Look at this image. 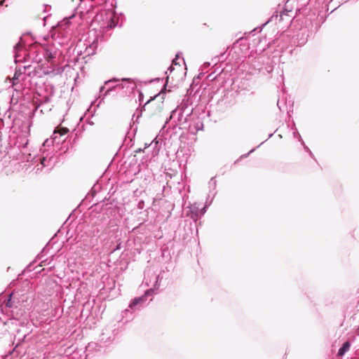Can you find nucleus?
<instances>
[{
  "label": "nucleus",
  "mask_w": 359,
  "mask_h": 359,
  "mask_svg": "<svg viewBox=\"0 0 359 359\" xmlns=\"http://www.w3.org/2000/svg\"><path fill=\"white\" fill-rule=\"evenodd\" d=\"M156 99H159L160 100V102L161 104H163V96L161 95V94H158V95H156L154 98L149 100L148 102H147L143 106V109L144 111H147V110H151V108H153L154 107H155V101L156 100ZM163 109V106L162 104L161 105H158L156 106V108L154 109V112L153 113H156V111H161Z\"/></svg>",
  "instance_id": "nucleus-1"
},
{
  "label": "nucleus",
  "mask_w": 359,
  "mask_h": 359,
  "mask_svg": "<svg viewBox=\"0 0 359 359\" xmlns=\"http://www.w3.org/2000/svg\"><path fill=\"white\" fill-rule=\"evenodd\" d=\"M69 132V129L67 128H56L54 130V134L53 139L54 141H56L57 139V136L55 135L57 133L60 134V136L66 135Z\"/></svg>",
  "instance_id": "nucleus-2"
},
{
  "label": "nucleus",
  "mask_w": 359,
  "mask_h": 359,
  "mask_svg": "<svg viewBox=\"0 0 359 359\" xmlns=\"http://www.w3.org/2000/svg\"><path fill=\"white\" fill-rule=\"evenodd\" d=\"M350 343L348 341H346L343 346L339 348L338 352L339 356H342L349 350Z\"/></svg>",
  "instance_id": "nucleus-3"
},
{
  "label": "nucleus",
  "mask_w": 359,
  "mask_h": 359,
  "mask_svg": "<svg viewBox=\"0 0 359 359\" xmlns=\"http://www.w3.org/2000/svg\"><path fill=\"white\" fill-rule=\"evenodd\" d=\"M144 301V297H140L135 298L133 300V302L130 304L129 306L130 308H133L135 306H136L139 303L142 302Z\"/></svg>",
  "instance_id": "nucleus-4"
},
{
  "label": "nucleus",
  "mask_w": 359,
  "mask_h": 359,
  "mask_svg": "<svg viewBox=\"0 0 359 359\" xmlns=\"http://www.w3.org/2000/svg\"><path fill=\"white\" fill-rule=\"evenodd\" d=\"M13 301L11 299V296L10 295L8 299L6 302V306L11 308V307H13Z\"/></svg>",
  "instance_id": "nucleus-5"
},
{
  "label": "nucleus",
  "mask_w": 359,
  "mask_h": 359,
  "mask_svg": "<svg viewBox=\"0 0 359 359\" xmlns=\"http://www.w3.org/2000/svg\"><path fill=\"white\" fill-rule=\"evenodd\" d=\"M54 57H55V55L51 52H49V51L46 52V60L48 61H50L52 58H54Z\"/></svg>",
  "instance_id": "nucleus-6"
},
{
  "label": "nucleus",
  "mask_w": 359,
  "mask_h": 359,
  "mask_svg": "<svg viewBox=\"0 0 359 359\" xmlns=\"http://www.w3.org/2000/svg\"><path fill=\"white\" fill-rule=\"evenodd\" d=\"M68 22H69V20L68 19H65V20H63L62 22H60V26H62L63 23L65 24V25L68 24Z\"/></svg>",
  "instance_id": "nucleus-7"
},
{
  "label": "nucleus",
  "mask_w": 359,
  "mask_h": 359,
  "mask_svg": "<svg viewBox=\"0 0 359 359\" xmlns=\"http://www.w3.org/2000/svg\"><path fill=\"white\" fill-rule=\"evenodd\" d=\"M18 75H15L14 79H17Z\"/></svg>",
  "instance_id": "nucleus-8"
},
{
  "label": "nucleus",
  "mask_w": 359,
  "mask_h": 359,
  "mask_svg": "<svg viewBox=\"0 0 359 359\" xmlns=\"http://www.w3.org/2000/svg\"><path fill=\"white\" fill-rule=\"evenodd\" d=\"M18 75H15L14 79H17Z\"/></svg>",
  "instance_id": "nucleus-9"
}]
</instances>
